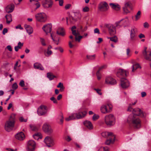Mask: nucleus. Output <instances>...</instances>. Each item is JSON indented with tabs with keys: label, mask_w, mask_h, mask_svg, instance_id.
<instances>
[{
	"label": "nucleus",
	"mask_w": 151,
	"mask_h": 151,
	"mask_svg": "<svg viewBox=\"0 0 151 151\" xmlns=\"http://www.w3.org/2000/svg\"><path fill=\"white\" fill-rule=\"evenodd\" d=\"M59 1V5L60 6H62L63 5V0H55V1Z\"/></svg>",
	"instance_id": "obj_51"
},
{
	"label": "nucleus",
	"mask_w": 151,
	"mask_h": 151,
	"mask_svg": "<svg viewBox=\"0 0 151 151\" xmlns=\"http://www.w3.org/2000/svg\"><path fill=\"white\" fill-rule=\"evenodd\" d=\"M127 122L134 129H139L141 126V121L138 116L133 114L129 115L127 118Z\"/></svg>",
	"instance_id": "obj_1"
},
{
	"label": "nucleus",
	"mask_w": 151,
	"mask_h": 151,
	"mask_svg": "<svg viewBox=\"0 0 151 151\" xmlns=\"http://www.w3.org/2000/svg\"><path fill=\"white\" fill-rule=\"evenodd\" d=\"M50 100L52 101L54 103H57V101L56 99L54 97H52L50 98Z\"/></svg>",
	"instance_id": "obj_55"
},
{
	"label": "nucleus",
	"mask_w": 151,
	"mask_h": 151,
	"mask_svg": "<svg viewBox=\"0 0 151 151\" xmlns=\"http://www.w3.org/2000/svg\"><path fill=\"white\" fill-rule=\"evenodd\" d=\"M52 27V26L51 24H47L44 25L42 29L47 35L51 32Z\"/></svg>",
	"instance_id": "obj_13"
},
{
	"label": "nucleus",
	"mask_w": 151,
	"mask_h": 151,
	"mask_svg": "<svg viewBox=\"0 0 151 151\" xmlns=\"http://www.w3.org/2000/svg\"><path fill=\"white\" fill-rule=\"evenodd\" d=\"M107 38L108 39H109L110 41L115 43L117 42L118 41V38L116 36H114L111 37H108Z\"/></svg>",
	"instance_id": "obj_35"
},
{
	"label": "nucleus",
	"mask_w": 151,
	"mask_h": 151,
	"mask_svg": "<svg viewBox=\"0 0 151 151\" xmlns=\"http://www.w3.org/2000/svg\"><path fill=\"white\" fill-rule=\"evenodd\" d=\"M55 50H59L61 52H63V49L61 47H56L55 48Z\"/></svg>",
	"instance_id": "obj_56"
},
{
	"label": "nucleus",
	"mask_w": 151,
	"mask_h": 151,
	"mask_svg": "<svg viewBox=\"0 0 151 151\" xmlns=\"http://www.w3.org/2000/svg\"><path fill=\"white\" fill-rule=\"evenodd\" d=\"M108 148L107 147H101L98 151H108Z\"/></svg>",
	"instance_id": "obj_43"
},
{
	"label": "nucleus",
	"mask_w": 151,
	"mask_h": 151,
	"mask_svg": "<svg viewBox=\"0 0 151 151\" xmlns=\"http://www.w3.org/2000/svg\"><path fill=\"white\" fill-rule=\"evenodd\" d=\"M115 24V26L117 27H120L122 26L120 20L116 22Z\"/></svg>",
	"instance_id": "obj_45"
},
{
	"label": "nucleus",
	"mask_w": 151,
	"mask_h": 151,
	"mask_svg": "<svg viewBox=\"0 0 151 151\" xmlns=\"http://www.w3.org/2000/svg\"><path fill=\"white\" fill-rule=\"evenodd\" d=\"M116 80L110 76L106 77L105 78V83L107 84L114 85L116 84Z\"/></svg>",
	"instance_id": "obj_12"
},
{
	"label": "nucleus",
	"mask_w": 151,
	"mask_h": 151,
	"mask_svg": "<svg viewBox=\"0 0 151 151\" xmlns=\"http://www.w3.org/2000/svg\"><path fill=\"white\" fill-rule=\"evenodd\" d=\"M36 146V143L35 141L32 140H30L27 142L26 147L27 151H34Z\"/></svg>",
	"instance_id": "obj_5"
},
{
	"label": "nucleus",
	"mask_w": 151,
	"mask_h": 151,
	"mask_svg": "<svg viewBox=\"0 0 151 151\" xmlns=\"http://www.w3.org/2000/svg\"><path fill=\"white\" fill-rule=\"evenodd\" d=\"M149 26V25L148 23L145 22L144 23V27L145 28H148Z\"/></svg>",
	"instance_id": "obj_60"
},
{
	"label": "nucleus",
	"mask_w": 151,
	"mask_h": 151,
	"mask_svg": "<svg viewBox=\"0 0 151 151\" xmlns=\"http://www.w3.org/2000/svg\"><path fill=\"white\" fill-rule=\"evenodd\" d=\"M104 122L108 126L114 125L115 122V118L114 116L112 114L106 115L104 118Z\"/></svg>",
	"instance_id": "obj_2"
},
{
	"label": "nucleus",
	"mask_w": 151,
	"mask_h": 151,
	"mask_svg": "<svg viewBox=\"0 0 151 151\" xmlns=\"http://www.w3.org/2000/svg\"><path fill=\"white\" fill-rule=\"evenodd\" d=\"M129 74L128 71L123 69H119L117 73V76L118 77L127 76Z\"/></svg>",
	"instance_id": "obj_14"
},
{
	"label": "nucleus",
	"mask_w": 151,
	"mask_h": 151,
	"mask_svg": "<svg viewBox=\"0 0 151 151\" xmlns=\"http://www.w3.org/2000/svg\"><path fill=\"white\" fill-rule=\"evenodd\" d=\"M141 12L139 11L135 15V21L138 20L140 17Z\"/></svg>",
	"instance_id": "obj_39"
},
{
	"label": "nucleus",
	"mask_w": 151,
	"mask_h": 151,
	"mask_svg": "<svg viewBox=\"0 0 151 151\" xmlns=\"http://www.w3.org/2000/svg\"><path fill=\"white\" fill-rule=\"evenodd\" d=\"M19 85L22 87H24V81L23 80L20 81L19 83Z\"/></svg>",
	"instance_id": "obj_59"
},
{
	"label": "nucleus",
	"mask_w": 151,
	"mask_h": 151,
	"mask_svg": "<svg viewBox=\"0 0 151 151\" xmlns=\"http://www.w3.org/2000/svg\"><path fill=\"white\" fill-rule=\"evenodd\" d=\"M44 142L46 145L48 147H52L55 144L52 138L50 137H46L44 139Z\"/></svg>",
	"instance_id": "obj_8"
},
{
	"label": "nucleus",
	"mask_w": 151,
	"mask_h": 151,
	"mask_svg": "<svg viewBox=\"0 0 151 151\" xmlns=\"http://www.w3.org/2000/svg\"><path fill=\"white\" fill-rule=\"evenodd\" d=\"M108 5L106 2H101L99 5V9L102 11H105L108 9Z\"/></svg>",
	"instance_id": "obj_15"
},
{
	"label": "nucleus",
	"mask_w": 151,
	"mask_h": 151,
	"mask_svg": "<svg viewBox=\"0 0 151 151\" xmlns=\"http://www.w3.org/2000/svg\"><path fill=\"white\" fill-rule=\"evenodd\" d=\"M47 112V107L45 106H41L39 107L37 110V112L40 116L45 115Z\"/></svg>",
	"instance_id": "obj_9"
},
{
	"label": "nucleus",
	"mask_w": 151,
	"mask_h": 151,
	"mask_svg": "<svg viewBox=\"0 0 151 151\" xmlns=\"http://www.w3.org/2000/svg\"><path fill=\"white\" fill-rule=\"evenodd\" d=\"M47 77L50 80H52L55 76L50 73H48L47 74Z\"/></svg>",
	"instance_id": "obj_40"
},
{
	"label": "nucleus",
	"mask_w": 151,
	"mask_h": 151,
	"mask_svg": "<svg viewBox=\"0 0 151 151\" xmlns=\"http://www.w3.org/2000/svg\"><path fill=\"white\" fill-rule=\"evenodd\" d=\"M53 4L52 0H43L42 1L43 7L46 8H51Z\"/></svg>",
	"instance_id": "obj_11"
},
{
	"label": "nucleus",
	"mask_w": 151,
	"mask_h": 151,
	"mask_svg": "<svg viewBox=\"0 0 151 151\" xmlns=\"http://www.w3.org/2000/svg\"><path fill=\"white\" fill-rule=\"evenodd\" d=\"M32 1H35V3H34V4H35V5H36V6H37V7L36 8V9H37L40 7V4L39 2H38L37 1H34L33 0H30V2H32Z\"/></svg>",
	"instance_id": "obj_47"
},
{
	"label": "nucleus",
	"mask_w": 151,
	"mask_h": 151,
	"mask_svg": "<svg viewBox=\"0 0 151 151\" xmlns=\"http://www.w3.org/2000/svg\"><path fill=\"white\" fill-rule=\"evenodd\" d=\"M124 12L126 14L129 13L130 12V10L128 8L124 7L123 8Z\"/></svg>",
	"instance_id": "obj_48"
},
{
	"label": "nucleus",
	"mask_w": 151,
	"mask_h": 151,
	"mask_svg": "<svg viewBox=\"0 0 151 151\" xmlns=\"http://www.w3.org/2000/svg\"><path fill=\"white\" fill-rule=\"evenodd\" d=\"M87 112L86 111L80 112L76 113L77 119H79L84 117L86 115Z\"/></svg>",
	"instance_id": "obj_25"
},
{
	"label": "nucleus",
	"mask_w": 151,
	"mask_h": 151,
	"mask_svg": "<svg viewBox=\"0 0 151 151\" xmlns=\"http://www.w3.org/2000/svg\"><path fill=\"white\" fill-rule=\"evenodd\" d=\"M19 120L21 122H26L27 121V119H24L22 116L20 117L19 118Z\"/></svg>",
	"instance_id": "obj_49"
},
{
	"label": "nucleus",
	"mask_w": 151,
	"mask_h": 151,
	"mask_svg": "<svg viewBox=\"0 0 151 151\" xmlns=\"http://www.w3.org/2000/svg\"><path fill=\"white\" fill-rule=\"evenodd\" d=\"M65 139L67 141L69 142L71 140V139L70 136H68L67 137H65Z\"/></svg>",
	"instance_id": "obj_64"
},
{
	"label": "nucleus",
	"mask_w": 151,
	"mask_h": 151,
	"mask_svg": "<svg viewBox=\"0 0 151 151\" xmlns=\"http://www.w3.org/2000/svg\"><path fill=\"white\" fill-rule=\"evenodd\" d=\"M15 123L10 120L7 121L5 123V129L8 132L11 131L14 127Z\"/></svg>",
	"instance_id": "obj_7"
},
{
	"label": "nucleus",
	"mask_w": 151,
	"mask_h": 151,
	"mask_svg": "<svg viewBox=\"0 0 151 151\" xmlns=\"http://www.w3.org/2000/svg\"><path fill=\"white\" fill-rule=\"evenodd\" d=\"M83 37V36H79L78 37H76L75 40L76 41H78L79 42L81 39Z\"/></svg>",
	"instance_id": "obj_53"
},
{
	"label": "nucleus",
	"mask_w": 151,
	"mask_h": 151,
	"mask_svg": "<svg viewBox=\"0 0 151 151\" xmlns=\"http://www.w3.org/2000/svg\"><path fill=\"white\" fill-rule=\"evenodd\" d=\"M16 138L19 140H24L25 137V135L22 132H21L15 135Z\"/></svg>",
	"instance_id": "obj_20"
},
{
	"label": "nucleus",
	"mask_w": 151,
	"mask_h": 151,
	"mask_svg": "<svg viewBox=\"0 0 151 151\" xmlns=\"http://www.w3.org/2000/svg\"><path fill=\"white\" fill-rule=\"evenodd\" d=\"M139 68H141V67H140L138 63L133 65L132 66V72H134L137 69Z\"/></svg>",
	"instance_id": "obj_33"
},
{
	"label": "nucleus",
	"mask_w": 151,
	"mask_h": 151,
	"mask_svg": "<svg viewBox=\"0 0 151 151\" xmlns=\"http://www.w3.org/2000/svg\"><path fill=\"white\" fill-rule=\"evenodd\" d=\"M147 47H145L144 50L142 51V54L144 56L145 58L147 60L151 61V51L150 52L149 55L148 56L147 54Z\"/></svg>",
	"instance_id": "obj_17"
},
{
	"label": "nucleus",
	"mask_w": 151,
	"mask_h": 151,
	"mask_svg": "<svg viewBox=\"0 0 151 151\" xmlns=\"http://www.w3.org/2000/svg\"><path fill=\"white\" fill-rule=\"evenodd\" d=\"M34 138L36 140H38L39 139H41L42 138L41 134L40 133H35L33 135Z\"/></svg>",
	"instance_id": "obj_32"
},
{
	"label": "nucleus",
	"mask_w": 151,
	"mask_h": 151,
	"mask_svg": "<svg viewBox=\"0 0 151 151\" xmlns=\"http://www.w3.org/2000/svg\"><path fill=\"white\" fill-rule=\"evenodd\" d=\"M89 10V8L87 6H85L83 8V12H86L88 11Z\"/></svg>",
	"instance_id": "obj_58"
},
{
	"label": "nucleus",
	"mask_w": 151,
	"mask_h": 151,
	"mask_svg": "<svg viewBox=\"0 0 151 151\" xmlns=\"http://www.w3.org/2000/svg\"><path fill=\"white\" fill-rule=\"evenodd\" d=\"M72 34L75 35L76 37L78 35L79 32L78 31L77 32L76 30H73L72 31Z\"/></svg>",
	"instance_id": "obj_52"
},
{
	"label": "nucleus",
	"mask_w": 151,
	"mask_h": 151,
	"mask_svg": "<svg viewBox=\"0 0 151 151\" xmlns=\"http://www.w3.org/2000/svg\"><path fill=\"white\" fill-rule=\"evenodd\" d=\"M101 112L103 114H106L110 112V111L107 109L106 106L103 105L100 108Z\"/></svg>",
	"instance_id": "obj_22"
},
{
	"label": "nucleus",
	"mask_w": 151,
	"mask_h": 151,
	"mask_svg": "<svg viewBox=\"0 0 151 151\" xmlns=\"http://www.w3.org/2000/svg\"><path fill=\"white\" fill-rule=\"evenodd\" d=\"M64 117L62 114H61L58 116L57 119V121L60 124H62L63 122Z\"/></svg>",
	"instance_id": "obj_30"
},
{
	"label": "nucleus",
	"mask_w": 151,
	"mask_h": 151,
	"mask_svg": "<svg viewBox=\"0 0 151 151\" xmlns=\"http://www.w3.org/2000/svg\"><path fill=\"white\" fill-rule=\"evenodd\" d=\"M87 26H85L83 29L82 27L81 26L80 27V29L81 30V31L82 32L85 31L87 30Z\"/></svg>",
	"instance_id": "obj_57"
},
{
	"label": "nucleus",
	"mask_w": 151,
	"mask_h": 151,
	"mask_svg": "<svg viewBox=\"0 0 151 151\" xmlns=\"http://www.w3.org/2000/svg\"><path fill=\"white\" fill-rule=\"evenodd\" d=\"M18 88V85L16 83H14L12 86V88L13 89L15 90Z\"/></svg>",
	"instance_id": "obj_54"
},
{
	"label": "nucleus",
	"mask_w": 151,
	"mask_h": 151,
	"mask_svg": "<svg viewBox=\"0 0 151 151\" xmlns=\"http://www.w3.org/2000/svg\"><path fill=\"white\" fill-rule=\"evenodd\" d=\"M40 41L42 45L43 46H45L46 45V44L45 43V40L42 38H40Z\"/></svg>",
	"instance_id": "obj_44"
},
{
	"label": "nucleus",
	"mask_w": 151,
	"mask_h": 151,
	"mask_svg": "<svg viewBox=\"0 0 151 151\" xmlns=\"http://www.w3.org/2000/svg\"><path fill=\"white\" fill-rule=\"evenodd\" d=\"M52 53V51L50 50H47V51L45 50L44 51V55L46 57H49Z\"/></svg>",
	"instance_id": "obj_36"
},
{
	"label": "nucleus",
	"mask_w": 151,
	"mask_h": 151,
	"mask_svg": "<svg viewBox=\"0 0 151 151\" xmlns=\"http://www.w3.org/2000/svg\"><path fill=\"white\" fill-rule=\"evenodd\" d=\"M30 126L31 129L33 131H37L38 129V128L35 125H30Z\"/></svg>",
	"instance_id": "obj_41"
},
{
	"label": "nucleus",
	"mask_w": 151,
	"mask_h": 151,
	"mask_svg": "<svg viewBox=\"0 0 151 151\" xmlns=\"http://www.w3.org/2000/svg\"><path fill=\"white\" fill-rule=\"evenodd\" d=\"M124 7L128 8L129 9H130V10L132 9L131 3L129 1L125 3Z\"/></svg>",
	"instance_id": "obj_37"
},
{
	"label": "nucleus",
	"mask_w": 151,
	"mask_h": 151,
	"mask_svg": "<svg viewBox=\"0 0 151 151\" xmlns=\"http://www.w3.org/2000/svg\"><path fill=\"white\" fill-rule=\"evenodd\" d=\"M94 90L96 91V92L99 95H101L102 94V93L101 92V90L99 89H96L95 88Z\"/></svg>",
	"instance_id": "obj_61"
},
{
	"label": "nucleus",
	"mask_w": 151,
	"mask_h": 151,
	"mask_svg": "<svg viewBox=\"0 0 151 151\" xmlns=\"http://www.w3.org/2000/svg\"><path fill=\"white\" fill-rule=\"evenodd\" d=\"M77 119L76 113H73L68 117L65 118V120L67 121H69L71 120Z\"/></svg>",
	"instance_id": "obj_26"
},
{
	"label": "nucleus",
	"mask_w": 151,
	"mask_h": 151,
	"mask_svg": "<svg viewBox=\"0 0 151 151\" xmlns=\"http://www.w3.org/2000/svg\"><path fill=\"white\" fill-rule=\"evenodd\" d=\"M83 124L88 129H91L93 128V126L91 123L88 121H85L83 122Z\"/></svg>",
	"instance_id": "obj_23"
},
{
	"label": "nucleus",
	"mask_w": 151,
	"mask_h": 151,
	"mask_svg": "<svg viewBox=\"0 0 151 151\" xmlns=\"http://www.w3.org/2000/svg\"><path fill=\"white\" fill-rule=\"evenodd\" d=\"M101 135L104 137H108L111 135L113 133L111 132H104L101 133Z\"/></svg>",
	"instance_id": "obj_34"
},
{
	"label": "nucleus",
	"mask_w": 151,
	"mask_h": 151,
	"mask_svg": "<svg viewBox=\"0 0 151 151\" xmlns=\"http://www.w3.org/2000/svg\"><path fill=\"white\" fill-rule=\"evenodd\" d=\"M34 68L36 69L40 70H44V68L42 65L38 63H36L34 64Z\"/></svg>",
	"instance_id": "obj_29"
},
{
	"label": "nucleus",
	"mask_w": 151,
	"mask_h": 151,
	"mask_svg": "<svg viewBox=\"0 0 151 151\" xmlns=\"http://www.w3.org/2000/svg\"><path fill=\"white\" fill-rule=\"evenodd\" d=\"M14 8V5L13 4H10L7 6L5 8V10L7 13H11L13 11Z\"/></svg>",
	"instance_id": "obj_19"
},
{
	"label": "nucleus",
	"mask_w": 151,
	"mask_h": 151,
	"mask_svg": "<svg viewBox=\"0 0 151 151\" xmlns=\"http://www.w3.org/2000/svg\"><path fill=\"white\" fill-rule=\"evenodd\" d=\"M36 19L38 21L44 22L47 20L46 14L43 12L39 13L35 15Z\"/></svg>",
	"instance_id": "obj_3"
},
{
	"label": "nucleus",
	"mask_w": 151,
	"mask_h": 151,
	"mask_svg": "<svg viewBox=\"0 0 151 151\" xmlns=\"http://www.w3.org/2000/svg\"><path fill=\"white\" fill-rule=\"evenodd\" d=\"M131 114H133L137 116H140L142 118L145 117L146 115L145 113L143 112L140 109L138 108L133 109L132 113Z\"/></svg>",
	"instance_id": "obj_4"
},
{
	"label": "nucleus",
	"mask_w": 151,
	"mask_h": 151,
	"mask_svg": "<svg viewBox=\"0 0 151 151\" xmlns=\"http://www.w3.org/2000/svg\"><path fill=\"white\" fill-rule=\"evenodd\" d=\"M99 116L96 114H94L92 117V119L93 121H95L98 119L99 118Z\"/></svg>",
	"instance_id": "obj_50"
},
{
	"label": "nucleus",
	"mask_w": 151,
	"mask_h": 151,
	"mask_svg": "<svg viewBox=\"0 0 151 151\" xmlns=\"http://www.w3.org/2000/svg\"><path fill=\"white\" fill-rule=\"evenodd\" d=\"M104 27L107 28L109 31L110 34L111 35H114L116 33L115 27L111 24H105Z\"/></svg>",
	"instance_id": "obj_6"
},
{
	"label": "nucleus",
	"mask_w": 151,
	"mask_h": 151,
	"mask_svg": "<svg viewBox=\"0 0 151 151\" xmlns=\"http://www.w3.org/2000/svg\"><path fill=\"white\" fill-rule=\"evenodd\" d=\"M5 17L6 19V22L7 24H9L12 21L11 14H7L6 15Z\"/></svg>",
	"instance_id": "obj_31"
},
{
	"label": "nucleus",
	"mask_w": 151,
	"mask_h": 151,
	"mask_svg": "<svg viewBox=\"0 0 151 151\" xmlns=\"http://www.w3.org/2000/svg\"><path fill=\"white\" fill-rule=\"evenodd\" d=\"M109 5L111 8L116 10H119L120 9V7L118 4L110 3Z\"/></svg>",
	"instance_id": "obj_27"
},
{
	"label": "nucleus",
	"mask_w": 151,
	"mask_h": 151,
	"mask_svg": "<svg viewBox=\"0 0 151 151\" xmlns=\"http://www.w3.org/2000/svg\"><path fill=\"white\" fill-rule=\"evenodd\" d=\"M24 27L26 30L27 32L29 35H30L32 33L33 30L31 26L25 24L24 25Z\"/></svg>",
	"instance_id": "obj_21"
},
{
	"label": "nucleus",
	"mask_w": 151,
	"mask_h": 151,
	"mask_svg": "<svg viewBox=\"0 0 151 151\" xmlns=\"http://www.w3.org/2000/svg\"><path fill=\"white\" fill-rule=\"evenodd\" d=\"M121 86L123 89H126L129 86L128 81L126 78H122L121 79Z\"/></svg>",
	"instance_id": "obj_10"
},
{
	"label": "nucleus",
	"mask_w": 151,
	"mask_h": 151,
	"mask_svg": "<svg viewBox=\"0 0 151 151\" xmlns=\"http://www.w3.org/2000/svg\"><path fill=\"white\" fill-rule=\"evenodd\" d=\"M94 33H97L98 34H99L100 32L99 29L97 28L95 29H94Z\"/></svg>",
	"instance_id": "obj_62"
},
{
	"label": "nucleus",
	"mask_w": 151,
	"mask_h": 151,
	"mask_svg": "<svg viewBox=\"0 0 151 151\" xmlns=\"http://www.w3.org/2000/svg\"><path fill=\"white\" fill-rule=\"evenodd\" d=\"M15 116L16 114H12L10 117L9 120H10L12 122H14V123L15 122Z\"/></svg>",
	"instance_id": "obj_38"
},
{
	"label": "nucleus",
	"mask_w": 151,
	"mask_h": 151,
	"mask_svg": "<svg viewBox=\"0 0 151 151\" xmlns=\"http://www.w3.org/2000/svg\"><path fill=\"white\" fill-rule=\"evenodd\" d=\"M122 26H125L129 23V20L127 17L120 20Z\"/></svg>",
	"instance_id": "obj_28"
},
{
	"label": "nucleus",
	"mask_w": 151,
	"mask_h": 151,
	"mask_svg": "<svg viewBox=\"0 0 151 151\" xmlns=\"http://www.w3.org/2000/svg\"><path fill=\"white\" fill-rule=\"evenodd\" d=\"M42 129L45 132L49 134L51 133L52 132V130L50 127L47 124H45L43 125Z\"/></svg>",
	"instance_id": "obj_16"
},
{
	"label": "nucleus",
	"mask_w": 151,
	"mask_h": 151,
	"mask_svg": "<svg viewBox=\"0 0 151 151\" xmlns=\"http://www.w3.org/2000/svg\"><path fill=\"white\" fill-rule=\"evenodd\" d=\"M95 55H87V58L88 59L90 60H93L95 59Z\"/></svg>",
	"instance_id": "obj_42"
},
{
	"label": "nucleus",
	"mask_w": 151,
	"mask_h": 151,
	"mask_svg": "<svg viewBox=\"0 0 151 151\" xmlns=\"http://www.w3.org/2000/svg\"><path fill=\"white\" fill-rule=\"evenodd\" d=\"M57 33L58 34L62 36H64L65 35V30L63 28L59 27L57 30Z\"/></svg>",
	"instance_id": "obj_24"
},
{
	"label": "nucleus",
	"mask_w": 151,
	"mask_h": 151,
	"mask_svg": "<svg viewBox=\"0 0 151 151\" xmlns=\"http://www.w3.org/2000/svg\"><path fill=\"white\" fill-rule=\"evenodd\" d=\"M132 105L131 104H129V106L128 108V109L127 110V111H133V109H132L131 107Z\"/></svg>",
	"instance_id": "obj_63"
},
{
	"label": "nucleus",
	"mask_w": 151,
	"mask_h": 151,
	"mask_svg": "<svg viewBox=\"0 0 151 151\" xmlns=\"http://www.w3.org/2000/svg\"><path fill=\"white\" fill-rule=\"evenodd\" d=\"M136 31V29L135 27H133L132 28L131 30L130 34L135 35Z\"/></svg>",
	"instance_id": "obj_46"
},
{
	"label": "nucleus",
	"mask_w": 151,
	"mask_h": 151,
	"mask_svg": "<svg viewBox=\"0 0 151 151\" xmlns=\"http://www.w3.org/2000/svg\"><path fill=\"white\" fill-rule=\"evenodd\" d=\"M115 136L112 134L109 137V139H107L105 142V144L107 145H109L110 144L113 143L115 141Z\"/></svg>",
	"instance_id": "obj_18"
}]
</instances>
